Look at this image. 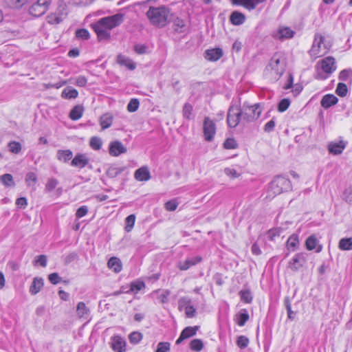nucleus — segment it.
Listing matches in <instances>:
<instances>
[{
	"label": "nucleus",
	"mask_w": 352,
	"mask_h": 352,
	"mask_svg": "<svg viewBox=\"0 0 352 352\" xmlns=\"http://www.w3.org/2000/svg\"><path fill=\"white\" fill-rule=\"evenodd\" d=\"M170 10L164 6H151L146 13L150 23L157 28H164L169 23Z\"/></svg>",
	"instance_id": "1"
},
{
	"label": "nucleus",
	"mask_w": 352,
	"mask_h": 352,
	"mask_svg": "<svg viewBox=\"0 0 352 352\" xmlns=\"http://www.w3.org/2000/svg\"><path fill=\"white\" fill-rule=\"evenodd\" d=\"M285 69V63L280 61V57L277 55H274L265 69V78L271 82H276L282 76Z\"/></svg>",
	"instance_id": "2"
},
{
	"label": "nucleus",
	"mask_w": 352,
	"mask_h": 352,
	"mask_svg": "<svg viewBox=\"0 0 352 352\" xmlns=\"http://www.w3.org/2000/svg\"><path fill=\"white\" fill-rule=\"evenodd\" d=\"M292 189V184L288 178L278 175L274 178L270 184L268 189V197L273 198L284 192Z\"/></svg>",
	"instance_id": "3"
},
{
	"label": "nucleus",
	"mask_w": 352,
	"mask_h": 352,
	"mask_svg": "<svg viewBox=\"0 0 352 352\" xmlns=\"http://www.w3.org/2000/svg\"><path fill=\"white\" fill-rule=\"evenodd\" d=\"M68 8L63 1L59 3L56 11L49 14L46 16V21L49 24L57 25L65 19L68 15Z\"/></svg>",
	"instance_id": "4"
},
{
	"label": "nucleus",
	"mask_w": 352,
	"mask_h": 352,
	"mask_svg": "<svg viewBox=\"0 0 352 352\" xmlns=\"http://www.w3.org/2000/svg\"><path fill=\"white\" fill-rule=\"evenodd\" d=\"M241 111L243 121L250 122L259 118L262 112V108L258 103L253 105H248L244 103Z\"/></svg>",
	"instance_id": "5"
},
{
	"label": "nucleus",
	"mask_w": 352,
	"mask_h": 352,
	"mask_svg": "<svg viewBox=\"0 0 352 352\" xmlns=\"http://www.w3.org/2000/svg\"><path fill=\"white\" fill-rule=\"evenodd\" d=\"M124 15L118 13L112 16H106L100 19L98 22L100 26H104L107 30H112L119 26L124 21Z\"/></svg>",
	"instance_id": "6"
},
{
	"label": "nucleus",
	"mask_w": 352,
	"mask_h": 352,
	"mask_svg": "<svg viewBox=\"0 0 352 352\" xmlns=\"http://www.w3.org/2000/svg\"><path fill=\"white\" fill-rule=\"evenodd\" d=\"M242 120V113L238 106H231L228 112L227 122L230 127H236Z\"/></svg>",
	"instance_id": "7"
},
{
	"label": "nucleus",
	"mask_w": 352,
	"mask_h": 352,
	"mask_svg": "<svg viewBox=\"0 0 352 352\" xmlns=\"http://www.w3.org/2000/svg\"><path fill=\"white\" fill-rule=\"evenodd\" d=\"M324 36L319 33H316L314 39L311 49L309 51V55L316 59L318 57L322 56L326 53L325 51L322 52L321 45L324 42Z\"/></svg>",
	"instance_id": "8"
},
{
	"label": "nucleus",
	"mask_w": 352,
	"mask_h": 352,
	"mask_svg": "<svg viewBox=\"0 0 352 352\" xmlns=\"http://www.w3.org/2000/svg\"><path fill=\"white\" fill-rule=\"evenodd\" d=\"M50 4L51 3H48L46 1L37 0L29 8V13L34 17H39L47 11Z\"/></svg>",
	"instance_id": "9"
},
{
	"label": "nucleus",
	"mask_w": 352,
	"mask_h": 352,
	"mask_svg": "<svg viewBox=\"0 0 352 352\" xmlns=\"http://www.w3.org/2000/svg\"><path fill=\"white\" fill-rule=\"evenodd\" d=\"M203 129L205 140L211 142L216 133V126L214 122L208 117L205 118Z\"/></svg>",
	"instance_id": "10"
},
{
	"label": "nucleus",
	"mask_w": 352,
	"mask_h": 352,
	"mask_svg": "<svg viewBox=\"0 0 352 352\" xmlns=\"http://www.w3.org/2000/svg\"><path fill=\"white\" fill-rule=\"evenodd\" d=\"M305 253L296 254L289 261V267L293 271H297L302 267L307 261Z\"/></svg>",
	"instance_id": "11"
},
{
	"label": "nucleus",
	"mask_w": 352,
	"mask_h": 352,
	"mask_svg": "<svg viewBox=\"0 0 352 352\" xmlns=\"http://www.w3.org/2000/svg\"><path fill=\"white\" fill-rule=\"evenodd\" d=\"M126 148L118 140L113 141L109 144V153L111 156L118 157L121 154L126 153Z\"/></svg>",
	"instance_id": "12"
},
{
	"label": "nucleus",
	"mask_w": 352,
	"mask_h": 352,
	"mask_svg": "<svg viewBox=\"0 0 352 352\" xmlns=\"http://www.w3.org/2000/svg\"><path fill=\"white\" fill-rule=\"evenodd\" d=\"M320 65L322 70L327 74L333 73L336 69V60L332 56L323 58L320 61Z\"/></svg>",
	"instance_id": "13"
},
{
	"label": "nucleus",
	"mask_w": 352,
	"mask_h": 352,
	"mask_svg": "<svg viewBox=\"0 0 352 352\" xmlns=\"http://www.w3.org/2000/svg\"><path fill=\"white\" fill-rule=\"evenodd\" d=\"M266 0H231V3L234 6H241L248 10H254L257 5L265 2Z\"/></svg>",
	"instance_id": "14"
},
{
	"label": "nucleus",
	"mask_w": 352,
	"mask_h": 352,
	"mask_svg": "<svg viewBox=\"0 0 352 352\" xmlns=\"http://www.w3.org/2000/svg\"><path fill=\"white\" fill-rule=\"evenodd\" d=\"M347 142L343 140L339 142H331L328 144V151L329 153L337 155L342 153L346 146Z\"/></svg>",
	"instance_id": "15"
},
{
	"label": "nucleus",
	"mask_w": 352,
	"mask_h": 352,
	"mask_svg": "<svg viewBox=\"0 0 352 352\" xmlns=\"http://www.w3.org/2000/svg\"><path fill=\"white\" fill-rule=\"evenodd\" d=\"M111 346L116 352H125L126 342L120 336H114L111 338Z\"/></svg>",
	"instance_id": "16"
},
{
	"label": "nucleus",
	"mask_w": 352,
	"mask_h": 352,
	"mask_svg": "<svg viewBox=\"0 0 352 352\" xmlns=\"http://www.w3.org/2000/svg\"><path fill=\"white\" fill-rule=\"evenodd\" d=\"M89 162V158L86 154L78 153L71 162V165L74 167L82 168Z\"/></svg>",
	"instance_id": "17"
},
{
	"label": "nucleus",
	"mask_w": 352,
	"mask_h": 352,
	"mask_svg": "<svg viewBox=\"0 0 352 352\" xmlns=\"http://www.w3.org/2000/svg\"><path fill=\"white\" fill-rule=\"evenodd\" d=\"M199 327H187L181 333L179 338L176 340V344H179L183 340L195 336Z\"/></svg>",
	"instance_id": "18"
},
{
	"label": "nucleus",
	"mask_w": 352,
	"mask_h": 352,
	"mask_svg": "<svg viewBox=\"0 0 352 352\" xmlns=\"http://www.w3.org/2000/svg\"><path fill=\"white\" fill-rule=\"evenodd\" d=\"M202 261V258L200 256H196L191 258H188L184 262H179L178 267L180 270H187L190 267L195 265Z\"/></svg>",
	"instance_id": "19"
},
{
	"label": "nucleus",
	"mask_w": 352,
	"mask_h": 352,
	"mask_svg": "<svg viewBox=\"0 0 352 352\" xmlns=\"http://www.w3.org/2000/svg\"><path fill=\"white\" fill-rule=\"evenodd\" d=\"M93 28L99 40H107L110 38L111 34L109 30H107V28L104 26H100L99 22L96 23L93 25Z\"/></svg>",
	"instance_id": "20"
},
{
	"label": "nucleus",
	"mask_w": 352,
	"mask_h": 352,
	"mask_svg": "<svg viewBox=\"0 0 352 352\" xmlns=\"http://www.w3.org/2000/svg\"><path fill=\"white\" fill-rule=\"evenodd\" d=\"M134 177L138 181L144 182L149 180L151 175L148 168L143 166L135 170Z\"/></svg>",
	"instance_id": "21"
},
{
	"label": "nucleus",
	"mask_w": 352,
	"mask_h": 352,
	"mask_svg": "<svg viewBox=\"0 0 352 352\" xmlns=\"http://www.w3.org/2000/svg\"><path fill=\"white\" fill-rule=\"evenodd\" d=\"M223 56V51L220 48L207 50L205 52V58L211 61H216Z\"/></svg>",
	"instance_id": "22"
},
{
	"label": "nucleus",
	"mask_w": 352,
	"mask_h": 352,
	"mask_svg": "<svg viewBox=\"0 0 352 352\" xmlns=\"http://www.w3.org/2000/svg\"><path fill=\"white\" fill-rule=\"evenodd\" d=\"M338 101V98L334 95L326 94L322 97L320 101V104L323 108L328 109L331 106L335 105Z\"/></svg>",
	"instance_id": "23"
},
{
	"label": "nucleus",
	"mask_w": 352,
	"mask_h": 352,
	"mask_svg": "<svg viewBox=\"0 0 352 352\" xmlns=\"http://www.w3.org/2000/svg\"><path fill=\"white\" fill-rule=\"evenodd\" d=\"M107 266L116 273H119L122 269V265L120 259L116 256H113L109 258L107 262Z\"/></svg>",
	"instance_id": "24"
},
{
	"label": "nucleus",
	"mask_w": 352,
	"mask_h": 352,
	"mask_svg": "<svg viewBox=\"0 0 352 352\" xmlns=\"http://www.w3.org/2000/svg\"><path fill=\"white\" fill-rule=\"evenodd\" d=\"M230 21L234 25H240L245 21V16L239 11H234L230 16Z\"/></svg>",
	"instance_id": "25"
},
{
	"label": "nucleus",
	"mask_w": 352,
	"mask_h": 352,
	"mask_svg": "<svg viewBox=\"0 0 352 352\" xmlns=\"http://www.w3.org/2000/svg\"><path fill=\"white\" fill-rule=\"evenodd\" d=\"M318 245V240L315 236L311 235L309 236L305 242V245L307 250H313L316 249V252H320L322 250V246Z\"/></svg>",
	"instance_id": "26"
},
{
	"label": "nucleus",
	"mask_w": 352,
	"mask_h": 352,
	"mask_svg": "<svg viewBox=\"0 0 352 352\" xmlns=\"http://www.w3.org/2000/svg\"><path fill=\"white\" fill-rule=\"evenodd\" d=\"M249 320V314L245 309H241L237 314L235 316V321L236 324L243 327L245 325V322Z\"/></svg>",
	"instance_id": "27"
},
{
	"label": "nucleus",
	"mask_w": 352,
	"mask_h": 352,
	"mask_svg": "<svg viewBox=\"0 0 352 352\" xmlns=\"http://www.w3.org/2000/svg\"><path fill=\"white\" fill-rule=\"evenodd\" d=\"M117 62L131 70H133L135 68V64L133 61L124 55L119 54L117 57Z\"/></svg>",
	"instance_id": "28"
},
{
	"label": "nucleus",
	"mask_w": 352,
	"mask_h": 352,
	"mask_svg": "<svg viewBox=\"0 0 352 352\" xmlns=\"http://www.w3.org/2000/svg\"><path fill=\"white\" fill-rule=\"evenodd\" d=\"M113 117L109 113H106L100 116V124L102 127V129H106L109 128L113 122Z\"/></svg>",
	"instance_id": "29"
},
{
	"label": "nucleus",
	"mask_w": 352,
	"mask_h": 352,
	"mask_svg": "<svg viewBox=\"0 0 352 352\" xmlns=\"http://www.w3.org/2000/svg\"><path fill=\"white\" fill-rule=\"evenodd\" d=\"M73 156V153L71 150H58L56 153V157L57 159L60 161L63 162L65 163L69 161Z\"/></svg>",
	"instance_id": "30"
},
{
	"label": "nucleus",
	"mask_w": 352,
	"mask_h": 352,
	"mask_svg": "<svg viewBox=\"0 0 352 352\" xmlns=\"http://www.w3.org/2000/svg\"><path fill=\"white\" fill-rule=\"evenodd\" d=\"M43 286V279L41 278H34L32 285L30 287V292L35 295L40 292Z\"/></svg>",
	"instance_id": "31"
},
{
	"label": "nucleus",
	"mask_w": 352,
	"mask_h": 352,
	"mask_svg": "<svg viewBox=\"0 0 352 352\" xmlns=\"http://www.w3.org/2000/svg\"><path fill=\"white\" fill-rule=\"evenodd\" d=\"M173 29L175 32L178 34L185 32L186 25L184 20L178 17L175 19L173 22Z\"/></svg>",
	"instance_id": "32"
},
{
	"label": "nucleus",
	"mask_w": 352,
	"mask_h": 352,
	"mask_svg": "<svg viewBox=\"0 0 352 352\" xmlns=\"http://www.w3.org/2000/svg\"><path fill=\"white\" fill-rule=\"evenodd\" d=\"M84 108L82 105H76L69 113V118L72 120H79L83 114Z\"/></svg>",
	"instance_id": "33"
},
{
	"label": "nucleus",
	"mask_w": 352,
	"mask_h": 352,
	"mask_svg": "<svg viewBox=\"0 0 352 352\" xmlns=\"http://www.w3.org/2000/svg\"><path fill=\"white\" fill-rule=\"evenodd\" d=\"M78 91L72 87H67L62 91L61 97L65 99H75L78 97Z\"/></svg>",
	"instance_id": "34"
},
{
	"label": "nucleus",
	"mask_w": 352,
	"mask_h": 352,
	"mask_svg": "<svg viewBox=\"0 0 352 352\" xmlns=\"http://www.w3.org/2000/svg\"><path fill=\"white\" fill-rule=\"evenodd\" d=\"M124 169V167L111 166L107 170L106 174L109 177L114 178L122 173Z\"/></svg>",
	"instance_id": "35"
},
{
	"label": "nucleus",
	"mask_w": 352,
	"mask_h": 352,
	"mask_svg": "<svg viewBox=\"0 0 352 352\" xmlns=\"http://www.w3.org/2000/svg\"><path fill=\"white\" fill-rule=\"evenodd\" d=\"M338 248L341 250H352V237L342 238L340 240Z\"/></svg>",
	"instance_id": "36"
},
{
	"label": "nucleus",
	"mask_w": 352,
	"mask_h": 352,
	"mask_svg": "<svg viewBox=\"0 0 352 352\" xmlns=\"http://www.w3.org/2000/svg\"><path fill=\"white\" fill-rule=\"evenodd\" d=\"M193 107L191 104L186 102L182 107V116L187 120H191L193 118L192 115Z\"/></svg>",
	"instance_id": "37"
},
{
	"label": "nucleus",
	"mask_w": 352,
	"mask_h": 352,
	"mask_svg": "<svg viewBox=\"0 0 352 352\" xmlns=\"http://www.w3.org/2000/svg\"><path fill=\"white\" fill-rule=\"evenodd\" d=\"M299 244L298 236L297 234L291 235L287 241V248L294 251Z\"/></svg>",
	"instance_id": "38"
},
{
	"label": "nucleus",
	"mask_w": 352,
	"mask_h": 352,
	"mask_svg": "<svg viewBox=\"0 0 352 352\" xmlns=\"http://www.w3.org/2000/svg\"><path fill=\"white\" fill-rule=\"evenodd\" d=\"M76 312L80 318H86L89 310L83 302H80L77 305Z\"/></svg>",
	"instance_id": "39"
},
{
	"label": "nucleus",
	"mask_w": 352,
	"mask_h": 352,
	"mask_svg": "<svg viewBox=\"0 0 352 352\" xmlns=\"http://www.w3.org/2000/svg\"><path fill=\"white\" fill-rule=\"evenodd\" d=\"M8 147L9 151L14 154H18L21 152L22 146L20 142L16 141H11L8 143Z\"/></svg>",
	"instance_id": "40"
},
{
	"label": "nucleus",
	"mask_w": 352,
	"mask_h": 352,
	"mask_svg": "<svg viewBox=\"0 0 352 352\" xmlns=\"http://www.w3.org/2000/svg\"><path fill=\"white\" fill-rule=\"evenodd\" d=\"M279 38H291L294 36V32L289 28H283L278 31Z\"/></svg>",
	"instance_id": "41"
},
{
	"label": "nucleus",
	"mask_w": 352,
	"mask_h": 352,
	"mask_svg": "<svg viewBox=\"0 0 352 352\" xmlns=\"http://www.w3.org/2000/svg\"><path fill=\"white\" fill-rule=\"evenodd\" d=\"M4 1L8 7L20 8L27 2V0H4Z\"/></svg>",
	"instance_id": "42"
},
{
	"label": "nucleus",
	"mask_w": 352,
	"mask_h": 352,
	"mask_svg": "<svg viewBox=\"0 0 352 352\" xmlns=\"http://www.w3.org/2000/svg\"><path fill=\"white\" fill-rule=\"evenodd\" d=\"M135 221V214H130L129 215L126 219H125V223L126 226L124 228L125 230L129 232L131 231L133 229Z\"/></svg>",
	"instance_id": "43"
},
{
	"label": "nucleus",
	"mask_w": 352,
	"mask_h": 352,
	"mask_svg": "<svg viewBox=\"0 0 352 352\" xmlns=\"http://www.w3.org/2000/svg\"><path fill=\"white\" fill-rule=\"evenodd\" d=\"M204 347V343L200 339H194L190 343V348L195 351H200Z\"/></svg>",
	"instance_id": "44"
},
{
	"label": "nucleus",
	"mask_w": 352,
	"mask_h": 352,
	"mask_svg": "<svg viewBox=\"0 0 352 352\" xmlns=\"http://www.w3.org/2000/svg\"><path fill=\"white\" fill-rule=\"evenodd\" d=\"M0 181L6 186H14L13 177L11 174L6 173L0 177Z\"/></svg>",
	"instance_id": "45"
},
{
	"label": "nucleus",
	"mask_w": 352,
	"mask_h": 352,
	"mask_svg": "<svg viewBox=\"0 0 352 352\" xmlns=\"http://www.w3.org/2000/svg\"><path fill=\"white\" fill-rule=\"evenodd\" d=\"M348 92L347 86L343 82H339L336 89V93L340 97H344Z\"/></svg>",
	"instance_id": "46"
},
{
	"label": "nucleus",
	"mask_w": 352,
	"mask_h": 352,
	"mask_svg": "<svg viewBox=\"0 0 352 352\" xmlns=\"http://www.w3.org/2000/svg\"><path fill=\"white\" fill-rule=\"evenodd\" d=\"M58 181L55 178L52 177L48 179L45 187V191H52L58 186Z\"/></svg>",
	"instance_id": "47"
},
{
	"label": "nucleus",
	"mask_w": 352,
	"mask_h": 352,
	"mask_svg": "<svg viewBox=\"0 0 352 352\" xmlns=\"http://www.w3.org/2000/svg\"><path fill=\"white\" fill-rule=\"evenodd\" d=\"M192 303L190 298L188 297H182L178 300V309L179 311L184 310L186 307Z\"/></svg>",
	"instance_id": "48"
},
{
	"label": "nucleus",
	"mask_w": 352,
	"mask_h": 352,
	"mask_svg": "<svg viewBox=\"0 0 352 352\" xmlns=\"http://www.w3.org/2000/svg\"><path fill=\"white\" fill-rule=\"evenodd\" d=\"M129 339L131 343L138 344L142 339V334L138 331H133L129 334Z\"/></svg>",
	"instance_id": "49"
},
{
	"label": "nucleus",
	"mask_w": 352,
	"mask_h": 352,
	"mask_svg": "<svg viewBox=\"0 0 352 352\" xmlns=\"http://www.w3.org/2000/svg\"><path fill=\"white\" fill-rule=\"evenodd\" d=\"M102 142L100 138L93 137L90 140V146L94 150H100L102 147Z\"/></svg>",
	"instance_id": "50"
},
{
	"label": "nucleus",
	"mask_w": 352,
	"mask_h": 352,
	"mask_svg": "<svg viewBox=\"0 0 352 352\" xmlns=\"http://www.w3.org/2000/svg\"><path fill=\"white\" fill-rule=\"evenodd\" d=\"M239 295L241 300L246 303H250L252 300V296L249 290H242L239 292Z\"/></svg>",
	"instance_id": "51"
},
{
	"label": "nucleus",
	"mask_w": 352,
	"mask_h": 352,
	"mask_svg": "<svg viewBox=\"0 0 352 352\" xmlns=\"http://www.w3.org/2000/svg\"><path fill=\"white\" fill-rule=\"evenodd\" d=\"M140 105V102L136 98L131 99L127 104V110L129 112H135L138 110Z\"/></svg>",
	"instance_id": "52"
},
{
	"label": "nucleus",
	"mask_w": 352,
	"mask_h": 352,
	"mask_svg": "<svg viewBox=\"0 0 352 352\" xmlns=\"http://www.w3.org/2000/svg\"><path fill=\"white\" fill-rule=\"evenodd\" d=\"M290 102H291L288 98L282 99L278 103V111L279 112H284L289 108Z\"/></svg>",
	"instance_id": "53"
},
{
	"label": "nucleus",
	"mask_w": 352,
	"mask_h": 352,
	"mask_svg": "<svg viewBox=\"0 0 352 352\" xmlns=\"http://www.w3.org/2000/svg\"><path fill=\"white\" fill-rule=\"evenodd\" d=\"M249 344V339L245 336H240L236 340V344L240 349H245Z\"/></svg>",
	"instance_id": "54"
},
{
	"label": "nucleus",
	"mask_w": 352,
	"mask_h": 352,
	"mask_svg": "<svg viewBox=\"0 0 352 352\" xmlns=\"http://www.w3.org/2000/svg\"><path fill=\"white\" fill-rule=\"evenodd\" d=\"M179 203L176 201V199H171L168 201L164 204V208L167 211H175Z\"/></svg>",
	"instance_id": "55"
},
{
	"label": "nucleus",
	"mask_w": 352,
	"mask_h": 352,
	"mask_svg": "<svg viewBox=\"0 0 352 352\" xmlns=\"http://www.w3.org/2000/svg\"><path fill=\"white\" fill-rule=\"evenodd\" d=\"M284 302L287 311L288 318L290 320H293L295 317L296 313L292 310L290 301L288 297L285 298Z\"/></svg>",
	"instance_id": "56"
},
{
	"label": "nucleus",
	"mask_w": 352,
	"mask_h": 352,
	"mask_svg": "<svg viewBox=\"0 0 352 352\" xmlns=\"http://www.w3.org/2000/svg\"><path fill=\"white\" fill-rule=\"evenodd\" d=\"M76 36L78 38L87 40L89 38V33L86 29H79L76 32Z\"/></svg>",
	"instance_id": "57"
},
{
	"label": "nucleus",
	"mask_w": 352,
	"mask_h": 352,
	"mask_svg": "<svg viewBox=\"0 0 352 352\" xmlns=\"http://www.w3.org/2000/svg\"><path fill=\"white\" fill-rule=\"evenodd\" d=\"M223 146L226 149H234L237 147V143L234 138H228L224 142Z\"/></svg>",
	"instance_id": "58"
},
{
	"label": "nucleus",
	"mask_w": 352,
	"mask_h": 352,
	"mask_svg": "<svg viewBox=\"0 0 352 352\" xmlns=\"http://www.w3.org/2000/svg\"><path fill=\"white\" fill-rule=\"evenodd\" d=\"M145 287V284L144 282H133L131 284V291L134 292H138L141 290L142 288Z\"/></svg>",
	"instance_id": "59"
},
{
	"label": "nucleus",
	"mask_w": 352,
	"mask_h": 352,
	"mask_svg": "<svg viewBox=\"0 0 352 352\" xmlns=\"http://www.w3.org/2000/svg\"><path fill=\"white\" fill-rule=\"evenodd\" d=\"M169 350L170 343L162 342L157 344L156 352H168Z\"/></svg>",
	"instance_id": "60"
},
{
	"label": "nucleus",
	"mask_w": 352,
	"mask_h": 352,
	"mask_svg": "<svg viewBox=\"0 0 352 352\" xmlns=\"http://www.w3.org/2000/svg\"><path fill=\"white\" fill-rule=\"evenodd\" d=\"M88 212V208L86 206H82L76 212V216L78 219H80L81 217H85Z\"/></svg>",
	"instance_id": "61"
},
{
	"label": "nucleus",
	"mask_w": 352,
	"mask_h": 352,
	"mask_svg": "<svg viewBox=\"0 0 352 352\" xmlns=\"http://www.w3.org/2000/svg\"><path fill=\"white\" fill-rule=\"evenodd\" d=\"M352 74V71L349 69H343L339 74V79L342 81H346L350 75Z\"/></svg>",
	"instance_id": "62"
},
{
	"label": "nucleus",
	"mask_w": 352,
	"mask_h": 352,
	"mask_svg": "<svg viewBox=\"0 0 352 352\" xmlns=\"http://www.w3.org/2000/svg\"><path fill=\"white\" fill-rule=\"evenodd\" d=\"M48 279L52 284L56 285L60 281L61 278L59 276L58 273L54 272L48 276Z\"/></svg>",
	"instance_id": "63"
},
{
	"label": "nucleus",
	"mask_w": 352,
	"mask_h": 352,
	"mask_svg": "<svg viewBox=\"0 0 352 352\" xmlns=\"http://www.w3.org/2000/svg\"><path fill=\"white\" fill-rule=\"evenodd\" d=\"M344 199L346 202L352 204V186L345 190L344 193Z\"/></svg>",
	"instance_id": "64"
}]
</instances>
